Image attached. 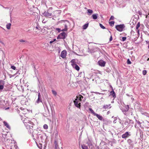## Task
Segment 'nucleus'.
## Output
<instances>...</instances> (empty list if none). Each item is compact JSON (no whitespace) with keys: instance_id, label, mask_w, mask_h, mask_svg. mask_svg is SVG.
<instances>
[{"instance_id":"f257e3e1","label":"nucleus","mask_w":149,"mask_h":149,"mask_svg":"<svg viewBox=\"0 0 149 149\" xmlns=\"http://www.w3.org/2000/svg\"><path fill=\"white\" fill-rule=\"evenodd\" d=\"M60 23L62 28L61 31H66L68 30V26L70 24L69 21L67 20H62L60 21Z\"/></svg>"},{"instance_id":"f03ea898","label":"nucleus","mask_w":149,"mask_h":149,"mask_svg":"<svg viewBox=\"0 0 149 149\" xmlns=\"http://www.w3.org/2000/svg\"><path fill=\"white\" fill-rule=\"evenodd\" d=\"M52 8H49L47 11H45L43 15L45 17H50L52 16Z\"/></svg>"},{"instance_id":"7ed1b4c3","label":"nucleus","mask_w":149,"mask_h":149,"mask_svg":"<svg viewBox=\"0 0 149 149\" xmlns=\"http://www.w3.org/2000/svg\"><path fill=\"white\" fill-rule=\"evenodd\" d=\"M24 125L26 127L27 129H29L30 131L31 130H33V124L32 122L30 121H28L27 122H24Z\"/></svg>"},{"instance_id":"20e7f679","label":"nucleus","mask_w":149,"mask_h":149,"mask_svg":"<svg viewBox=\"0 0 149 149\" xmlns=\"http://www.w3.org/2000/svg\"><path fill=\"white\" fill-rule=\"evenodd\" d=\"M80 100L79 99H77V98L74 101V103L75 106L78 108H80V103L81 101H79Z\"/></svg>"},{"instance_id":"39448f33","label":"nucleus","mask_w":149,"mask_h":149,"mask_svg":"<svg viewBox=\"0 0 149 149\" xmlns=\"http://www.w3.org/2000/svg\"><path fill=\"white\" fill-rule=\"evenodd\" d=\"M124 27L125 26L123 24L116 25V29L119 31H122Z\"/></svg>"},{"instance_id":"423d86ee","label":"nucleus","mask_w":149,"mask_h":149,"mask_svg":"<svg viewBox=\"0 0 149 149\" xmlns=\"http://www.w3.org/2000/svg\"><path fill=\"white\" fill-rule=\"evenodd\" d=\"M66 36V34L65 32H62L60 33L59 35L58 36L57 38H60L63 39L65 38Z\"/></svg>"},{"instance_id":"0eeeda50","label":"nucleus","mask_w":149,"mask_h":149,"mask_svg":"<svg viewBox=\"0 0 149 149\" xmlns=\"http://www.w3.org/2000/svg\"><path fill=\"white\" fill-rule=\"evenodd\" d=\"M131 136L130 133L128 132H126L124 134L122 135V137L123 138L125 139L129 136Z\"/></svg>"},{"instance_id":"6e6552de","label":"nucleus","mask_w":149,"mask_h":149,"mask_svg":"<svg viewBox=\"0 0 149 149\" xmlns=\"http://www.w3.org/2000/svg\"><path fill=\"white\" fill-rule=\"evenodd\" d=\"M98 63L99 65L102 67H104L105 65L106 62L102 60H100L98 61Z\"/></svg>"},{"instance_id":"1a4fd4ad","label":"nucleus","mask_w":149,"mask_h":149,"mask_svg":"<svg viewBox=\"0 0 149 149\" xmlns=\"http://www.w3.org/2000/svg\"><path fill=\"white\" fill-rule=\"evenodd\" d=\"M71 65L73 68H75L77 70L79 71V70L80 68L75 63H73L71 64Z\"/></svg>"},{"instance_id":"9d476101","label":"nucleus","mask_w":149,"mask_h":149,"mask_svg":"<svg viewBox=\"0 0 149 149\" xmlns=\"http://www.w3.org/2000/svg\"><path fill=\"white\" fill-rule=\"evenodd\" d=\"M41 97V95L40 93H38V98L37 100L36 101V103L38 104L40 102H42L41 100L40 99Z\"/></svg>"},{"instance_id":"9b49d317","label":"nucleus","mask_w":149,"mask_h":149,"mask_svg":"<svg viewBox=\"0 0 149 149\" xmlns=\"http://www.w3.org/2000/svg\"><path fill=\"white\" fill-rule=\"evenodd\" d=\"M66 52L65 51H62L61 53V57L63 58H64L66 57Z\"/></svg>"},{"instance_id":"f8f14e48","label":"nucleus","mask_w":149,"mask_h":149,"mask_svg":"<svg viewBox=\"0 0 149 149\" xmlns=\"http://www.w3.org/2000/svg\"><path fill=\"white\" fill-rule=\"evenodd\" d=\"M94 116H96L100 120H102L103 119V118L102 116H100L97 114L96 113Z\"/></svg>"},{"instance_id":"ddd939ff","label":"nucleus","mask_w":149,"mask_h":149,"mask_svg":"<svg viewBox=\"0 0 149 149\" xmlns=\"http://www.w3.org/2000/svg\"><path fill=\"white\" fill-rule=\"evenodd\" d=\"M3 123L4 125L8 128L9 129H10V126L9 125V124H8V123L6 122L5 121H4L3 122Z\"/></svg>"},{"instance_id":"4468645a","label":"nucleus","mask_w":149,"mask_h":149,"mask_svg":"<svg viewBox=\"0 0 149 149\" xmlns=\"http://www.w3.org/2000/svg\"><path fill=\"white\" fill-rule=\"evenodd\" d=\"M98 16V14L97 13H95L93 14L92 15V17L93 19H96L97 18Z\"/></svg>"},{"instance_id":"2eb2a0df","label":"nucleus","mask_w":149,"mask_h":149,"mask_svg":"<svg viewBox=\"0 0 149 149\" xmlns=\"http://www.w3.org/2000/svg\"><path fill=\"white\" fill-rule=\"evenodd\" d=\"M110 105H111L110 104H109L108 105H104L103 106V108L104 109H108L109 108H111Z\"/></svg>"},{"instance_id":"dca6fc26","label":"nucleus","mask_w":149,"mask_h":149,"mask_svg":"<svg viewBox=\"0 0 149 149\" xmlns=\"http://www.w3.org/2000/svg\"><path fill=\"white\" fill-rule=\"evenodd\" d=\"M110 95H112L113 97L114 98L116 97L115 93V92L113 91H111L110 92Z\"/></svg>"},{"instance_id":"f3484780","label":"nucleus","mask_w":149,"mask_h":149,"mask_svg":"<svg viewBox=\"0 0 149 149\" xmlns=\"http://www.w3.org/2000/svg\"><path fill=\"white\" fill-rule=\"evenodd\" d=\"M48 46V43H45L43 44L42 47L44 49H46Z\"/></svg>"},{"instance_id":"a211bd4d","label":"nucleus","mask_w":149,"mask_h":149,"mask_svg":"<svg viewBox=\"0 0 149 149\" xmlns=\"http://www.w3.org/2000/svg\"><path fill=\"white\" fill-rule=\"evenodd\" d=\"M76 98L77 99H79L80 100L79 101H81V99L83 98V97L81 95H79L78 96L76 97Z\"/></svg>"},{"instance_id":"6ab92c4d","label":"nucleus","mask_w":149,"mask_h":149,"mask_svg":"<svg viewBox=\"0 0 149 149\" xmlns=\"http://www.w3.org/2000/svg\"><path fill=\"white\" fill-rule=\"evenodd\" d=\"M88 13H89L88 15H91L93 13V11L91 9H88L87 10Z\"/></svg>"},{"instance_id":"aec40b11","label":"nucleus","mask_w":149,"mask_h":149,"mask_svg":"<svg viewBox=\"0 0 149 149\" xmlns=\"http://www.w3.org/2000/svg\"><path fill=\"white\" fill-rule=\"evenodd\" d=\"M88 23H87V24H86L84 25L83 26V29H86L88 27Z\"/></svg>"},{"instance_id":"412c9836","label":"nucleus","mask_w":149,"mask_h":149,"mask_svg":"<svg viewBox=\"0 0 149 149\" xmlns=\"http://www.w3.org/2000/svg\"><path fill=\"white\" fill-rule=\"evenodd\" d=\"M89 110L91 112V113H92L94 116L96 113L95 112L93 111V110L92 109L89 108Z\"/></svg>"},{"instance_id":"4be33fe9","label":"nucleus","mask_w":149,"mask_h":149,"mask_svg":"<svg viewBox=\"0 0 149 149\" xmlns=\"http://www.w3.org/2000/svg\"><path fill=\"white\" fill-rule=\"evenodd\" d=\"M10 26H11V24L10 23H8V24H7L6 25V28L8 29H10Z\"/></svg>"},{"instance_id":"5701e85b","label":"nucleus","mask_w":149,"mask_h":149,"mask_svg":"<svg viewBox=\"0 0 149 149\" xmlns=\"http://www.w3.org/2000/svg\"><path fill=\"white\" fill-rule=\"evenodd\" d=\"M81 148L82 149H88V147L85 145H82Z\"/></svg>"},{"instance_id":"b1692460","label":"nucleus","mask_w":149,"mask_h":149,"mask_svg":"<svg viewBox=\"0 0 149 149\" xmlns=\"http://www.w3.org/2000/svg\"><path fill=\"white\" fill-rule=\"evenodd\" d=\"M109 24L111 26H113L114 25V21H111L110 22H109Z\"/></svg>"},{"instance_id":"393cba45","label":"nucleus","mask_w":149,"mask_h":149,"mask_svg":"<svg viewBox=\"0 0 149 149\" xmlns=\"http://www.w3.org/2000/svg\"><path fill=\"white\" fill-rule=\"evenodd\" d=\"M44 128L45 129H47L48 128L47 125L46 124H45L43 126Z\"/></svg>"},{"instance_id":"a878e982","label":"nucleus","mask_w":149,"mask_h":149,"mask_svg":"<svg viewBox=\"0 0 149 149\" xmlns=\"http://www.w3.org/2000/svg\"><path fill=\"white\" fill-rule=\"evenodd\" d=\"M140 24L139 22L138 23L136 26V29H138L140 27Z\"/></svg>"},{"instance_id":"bb28decb","label":"nucleus","mask_w":149,"mask_h":149,"mask_svg":"<svg viewBox=\"0 0 149 149\" xmlns=\"http://www.w3.org/2000/svg\"><path fill=\"white\" fill-rule=\"evenodd\" d=\"M52 92L53 94L55 96H56V95H57V93H56V92L55 91H54V90H52Z\"/></svg>"},{"instance_id":"cd10ccee","label":"nucleus","mask_w":149,"mask_h":149,"mask_svg":"<svg viewBox=\"0 0 149 149\" xmlns=\"http://www.w3.org/2000/svg\"><path fill=\"white\" fill-rule=\"evenodd\" d=\"M55 13H59L60 14L61 13L60 11L59 10H56L54 12Z\"/></svg>"},{"instance_id":"c85d7f7f","label":"nucleus","mask_w":149,"mask_h":149,"mask_svg":"<svg viewBox=\"0 0 149 149\" xmlns=\"http://www.w3.org/2000/svg\"><path fill=\"white\" fill-rule=\"evenodd\" d=\"M100 26L102 29H105V27L103 26V25L101 24H100Z\"/></svg>"},{"instance_id":"c756f323","label":"nucleus","mask_w":149,"mask_h":149,"mask_svg":"<svg viewBox=\"0 0 149 149\" xmlns=\"http://www.w3.org/2000/svg\"><path fill=\"white\" fill-rule=\"evenodd\" d=\"M126 109L125 110V111H127L129 109V106L128 105H127L126 106Z\"/></svg>"},{"instance_id":"7c9ffc66","label":"nucleus","mask_w":149,"mask_h":149,"mask_svg":"<svg viewBox=\"0 0 149 149\" xmlns=\"http://www.w3.org/2000/svg\"><path fill=\"white\" fill-rule=\"evenodd\" d=\"M11 68L14 70H15L16 69V68L14 65H12L11 66Z\"/></svg>"},{"instance_id":"2f4dec72","label":"nucleus","mask_w":149,"mask_h":149,"mask_svg":"<svg viewBox=\"0 0 149 149\" xmlns=\"http://www.w3.org/2000/svg\"><path fill=\"white\" fill-rule=\"evenodd\" d=\"M147 72L146 70H143V75H145L146 74Z\"/></svg>"},{"instance_id":"473e14b6","label":"nucleus","mask_w":149,"mask_h":149,"mask_svg":"<svg viewBox=\"0 0 149 149\" xmlns=\"http://www.w3.org/2000/svg\"><path fill=\"white\" fill-rule=\"evenodd\" d=\"M127 63L128 64H130L131 63V62L130 61V60L129 59H128L127 60Z\"/></svg>"},{"instance_id":"72a5a7b5","label":"nucleus","mask_w":149,"mask_h":149,"mask_svg":"<svg viewBox=\"0 0 149 149\" xmlns=\"http://www.w3.org/2000/svg\"><path fill=\"white\" fill-rule=\"evenodd\" d=\"M127 141L129 143H130L132 142V141L130 139H128L127 140Z\"/></svg>"},{"instance_id":"f704fd0d","label":"nucleus","mask_w":149,"mask_h":149,"mask_svg":"<svg viewBox=\"0 0 149 149\" xmlns=\"http://www.w3.org/2000/svg\"><path fill=\"white\" fill-rule=\"evenodd\" d=\"M19 41L20 42H26V41L25 40L22 39H20L19 40Z\"/></svg>"},{"instance_id":"c9c22d12","label":"nucleus","mask_w":149,"mask_h":149,"mask_svg":"<svg viewBox=\"0 0 149 149\" xmlns=\"http://www.w3.org/2000/svg\"><path fill=\"white\" fill-rule=\"evenodd\" d=\"M114 16H111V17H110V19H109V20H113V19H114Z\"/></svg>"},{"instance_id":"e433bc0d","label":"nucleus","mask_w":149,"mask_h":149,"mask_svg":"<svg viewBox=\"0 0 149 149\" xmlns=\"http://www.w3.org/2000/svg\"><path fill=\"white\" fill-rule=\"evenodd\" d=\"M126 37H123L122 38V40L123 41H125L126 40Z\"/></svg>"},{"instance_id":"4c0bfd02","label":"nucleus","mask_w":149,"mask_h":149,"mask_svg":"<svg viewBox=\"0 0 149 149\" xmlns=\"http://www.w3.org/2000/svg\"><path fill=\"white\" fill-rule=\"evenodd\" d=\"M56 40V39H54L53 40V41H51L49 42V43L52 44L53 43L54 41H55Z\"/></svg>"},{"instance_id":"58836bf2","label":"nucleus","mask_w":149,"mask_h":149,"mask_svg":"<svg viewBox=\"0 0 149 149\" xmlns=\"http://www.w3.org/2000/svg\"><path fill=\"white\" fill-rule=\"evenodd\" d=\"M3 85H0V90H2L3 89Z\"/></svg>"},{"instance_id":"ea45409f","label":"nucleus","mask_w":149,"mask_h":149,"mask_svg":"<svg viewBox=\"0 0 149 149\" xmlns=\"http://www.w3.org/2000/svg\"><path fill=\"white\" fill-rule=\"evenodd\" d=\"M56 30L57 31H58V32H60V31H61V29H59V28H56Z\"/></svg>"},{"instance_id":"a19ab883","label":"nucleus","mask_w":149,"mask_h":149,"mask_svg":"<svg viewBox=\"0 0 149 149\" xmlns=\"http://www.w3.org/2000/svg\"><path fill=\"white\" fill-rule=\"evenodd\" d=\"M136 121L137 122V124H139V125H140L141 123L138 120L137 121L136 120Z\"/></svg>"},{"instance_id":"79ce46f5","label":"nucleus","mask_w":149,"mask_h":149,"mask_svg":"<svg viewBox=\"0 0 149 149\" xmlns=\"http://www.w3.org/2000/svg\"><path fill=\"white\" fill-rule=\"evenodd\" d=\"M0 42L1 43L2 45H5L4 44V43L2 42L1 41V39L0 40Z\"/></svg>"},{"instance_id":"37998d69","label":"nucleus","mask_w":149,"mask_h":149,"mask_svg":"<svg viewBox=\"0 0 149 149\" xmlns=\"http://www.w3.org/2000/svg\"><path fill=\"white\" fill-rule=\"evenodd\" d=\"M112 40V37L111 36L110 39L109 41L110 42Z\"/></svg>"},{"instance_id":"c03bdc74","label":"nucleus","mask_w":149,"mask_h":149,"mask_svg":"<svg viewBox=\"0 0 149 149\" xmlns=\"http://www.w3.org/2000/svg\"><path fill=\"white\" fill-rule=\"evenodd\" d=\"M19 71H18L17 72L14 74V75H16V74H17L18 73L19 74H20V73H19Z\"/></svg>"},{"instance_id":"a18cd8bd","label":"nucleus","mask_w":149,"mask_h":149,"mask_svg":"<svg viewBox=\"0 0 149 149\" xmlns=\"http://www.w3.org/2000/svg\"><path fill=\"white\" fill-rule=\"evenodd\" d=\"M71 62L72 63H74V61L73 60H72L71 61Z\"/></svg>"},{"instance_id":"49530a36","label":"nucleus","mask_w":149,"mask_h":149,"mask_svg":"<svg viewBox=\"0 0 149 149\" xmlns=\"http://www.w3.org/2000/svg\"><path fill=\"white\" fill-rule=\"evenodd\" d=\"M128 123V122H127V121L125 122V125H126V123Z\"/></svg>"},{"instance_id":"de8ad7c7","label":"nucleus","mask_w":149,"mask_h":149,"mask_svg":"<svg viewBox=\"0 0 149 149\" xmlns=\"http://www.w3.org/2000/svg\"><path fill=\"white\" fill-rule=\"evenodd\" d=\"M1 101H2V100H1V99L0 98V103L1 102Z\"/></svg>"},{"instance_id":"09e8293b","label":"nucleus","mask_w":149,"mask_h":149,"mask_svg":"<svg viewBox=\"0 0 149 149\" xmlns=\"http://www.w3.org/2000/svg\"><path fill=\"white\" fill-rule=\"evenodd\" d=\"M116 123V122H115V120H114V121H113V123Z\"/></svg>"},{"instance_id":"8fccbe9b","label":"nucleus","mask_w":149,"mask_h":149,"mask_svg":"<svg viewBox=\"0 0 149 149\" xmlns=\"http://www.w3.org/2000/svg\"><path fill=\"white\" fill-rule=\"evenodd\" d=\"M97 94H101V93H97Z\"/></svg>"},{"instance_id":"3c124183","label":"nucleus","mask_w":149,"mask_h":149,"mask_svg":"<svg viewBox=\"0 0 149 149\" xmlns=\"http://www.w3.org/2000/svg\"><path fill=\"white\" fill-rule=\"evenodd\" d=\"M148 48L149 49V44H148Z\"/></svg>"},{"instance_id":"603ef678","label":"nucleus","mask_w":149,"mask_h":149,"mask_svg":"<svg viewBox=\"0 0 149 149\" xmlns=\"http://www.w3.org/2000/svg\"><path fill=\"white\" fill-rule=\"evenodd\" d=\"M149 60V58H148L147 59V61H148Z\"/></svg>"},{"instance_id":"864d4df0","label":"nucleus","mask_w":149,"mask_h":149,"mask_svg":"<svg viewBox=\"0 0 149 149\" xmlns=\"http://www.w3.org/2000/svg\"><path fill=\"white\" fill-rule=\"evenodd\" d=\"M9 108V107H8V108H7L6 109H8Z\"/></svg>"},{"instance_id":"5fc2aeb1","label":"nucleus","mask_w":149,"mask_h":149,"mask_svg":"<svg viewBox=\"0 0 149 149\" xmlns=\"http://www.w3.org/2000/svg\"><path fill=\"white\" fill-rule=\"evenodd\" d=\"M36 29H38V27H36Z\"/></svg>"},{"instance_id":"6e6d98bb","label":"nucleus","mask_w":149,"mask_h":149,"mask_svg":"<svg viewBox=\"0 0 149 149\" xmlns=\"http://www.w3.org/2000/svg\"><path fill=\"white\" fill-rule=\"evenodd\" d=\"M47 109L48 110V108H47Z\"/></svg>"},{"instance_id":"4d7b16f0","label":"nucleus","mask_w":149,"mask_h":149,"mask_svg":"<svg viewBox=\"0 0 149 149\" xmlns=\"http://www.w3.org/2000/svg\"><path fill=\"white\" fill-rule=\"evenodd\" d=\"M10 149H12V148H10Z\"/></svg>"}]
</instances>
